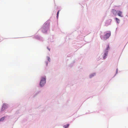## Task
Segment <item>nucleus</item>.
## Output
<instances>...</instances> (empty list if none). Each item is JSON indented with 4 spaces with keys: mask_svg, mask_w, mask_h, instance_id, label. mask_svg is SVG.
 <instances>
[{
    "mask_svg": "<svg viewBox=\"0 0 128 128\" xmlns=\"http://www.w3.org/2000/svg\"><path fill=\"white\" fill-rule=\"evenodd\" d=\"M46 83L45 78H42L41 79L40 85L41 86H43Z\"/></svg>",
    "mask_w": 128,
    "mask_h": 128,
    "instance_id": "nucleus-1",
    "label": "nucleus"
},
{
    "mask_svg": "<svg viewBox=\"0 0 128 128\" xmlns=\"http://www.w3.org/2000/svg\"><path fill=\"white\" fill-rule=\"evenodd\" d=\"M110 49L109 45L108 44L107 45V48L106 50V52L104 54V58L105 59L106 58V56L108 54V50Z\"/></svg>",
    "mask_w": 128,
    "mask_h": 128,
    "instance_id": "nucleus-2",
    "label": "nucleus"
},
{
    "mask_svg": "<svg viewBox=\"0 0 128 128\" xmlns=\"http://www.w3.org/2000/svg\"><path fill=\"white\" fill-rule=\"evenodd\" d=\"M110 34L111 33L110 32L106 33L104 36L105 37V38H104L103 39L106 40L110 36Z\"/></svg>",
    "mask_w": 128,
    "mask_h": 128,
    "instance_id": "nucleus-3",
    "label": "nucleus"
},
{
    "mask_svg": "<svg viewBox=\"0 0 128 128\" xmlns=\"http://www.w3.org/2000/svg\"><path fill=\"white\" fill-rule=\"evenodd\" d=\"M118 15L120 17H122L123 16L122 14V12L120 11H118Z\"/></svg>",
    "mask_w": 128,
    "mask_h": 128,
    "instance_id": "nucleus-4",
    "label": "nucleus"
},
{
    "mask_svg": "<svg viewBox=\"0 0 128 128\" xmlns=\"http://www.w3.org/2000/svg\"><path fill=\"white\" fill-rule=\"evenodd\" d=\"M112 12L115 16L116 15L118 11L114 9H112Z\"/></svg>",
    "mask_w": 128,
    "mask_h": 128,
    "instance_id": "nucleus-5",
    "label": "nucleus"
},
{
    "mask_svg": "<svg viewBox=\"0 0 128 128\" xmlns=\"http://www.w3.org/2000/svg\"><path fill=\"white\" fill-rule=\"evenodd\" d=\"M7 106L6 104H4L2 108V110H4L6 108Z\"/></svg>",
    "mask_w": 128,
    "mask_h": 128,
    "instance_id": "nucleus-6",
    "label": "nucleus"
},
{
    "mask_svg": "<svg viewBox=\"0 0 128 128\" xmlns=\"http://www.w3.org/2000/svg\"><path fill=\"white\" fill-rule=\"evenodd\" d=\"M69 124H67L66 125H64V128H67L69 126Z\"/></svg>",
    "mask_w": 128,
    "mask_h": 128,
    "instance_id": "nucleus-7",
    "label": "nucleus"
},
{
    "mask_svg": "<svg viewBox=\"0 0 128 128\" xmlns=\"http://www.w3.org/2000/svg\"><path fill=\"white\" fill-rule=\"evenodd\" d=\"M115 19H116V21L118 23H119V22L120 20H119L118 18H116Z\"/></svg>",
    "mask_w": 128,
    "mask_h": 128,
    "instance_id": "nucleus-8",
    "label": "nucleus"
},
{
    "mask_svg": "<svg viewBox=\"0 0 128 128\" xmlns=\"http://www.w3.org/2000/svg\"><path fill=\"white\" fill-rule=\"evenodd\" d=\"M95 75V74H91L90 76V78H92V77L93 76Z\"/></svg>",
    "mask_w": 128,
    "mask_h": 128,
    "instance_id": "nucleus-9",
    "label": "nucleus"
},
{
    "mask_svg": "<svg viewBox=\"0 0 128 128\" xmlns=\"http://www.w3.org/2000/svg\"><path fill=\"white\" fill-rule=\"evenodd\" d=\"M4 117H3L2 118L0 119V121H3L4 120Z\"/></svg>",
    "mask_w": 128,
    "mask_h": 128,
    "instance_id": "nucleus-10",
    "label": "nucleus"
},
{
    "mask_svg": "<svg viewBox=\"0 0 128 128\" xmlns=\"http://www.w3.org/2000/svg\"><path fill=\"white\" fill-rule=\"evenodd\" d=\"M42 31L43 32H46V31H45V30H44V28H42Z\"/></svg>",
    "mask_w": 128,
    "mask_h": 128,
    "instance_id": "nucleus-11",
    "label": "nucleus"
},
{
    "mask_svg": "<svg viewBox=\"0 0 128 128\" xmlns=\"http://www.w3.org/2000/svg\"><path fill=\"white\" fill-rule=\"evenodd\" d=\"M48 60L49 61H50V57H48Z\"/></svg>",
    "mask_w": 128,
    "mask_h": 128,
    "instance_id": "nucleus-12",
    "label": "nucleus"
},
{
    "mask_svg": "<svg viewBox=\"0 0 128 128\" xmlns=\"http://www.w3.org/2000/svg\"><path fill=\"white\" fill-rule=\"evenodd\" d=\"M58 14H57V18H58Z\"/></svg>",
    "mask_w": 128,
    "mask_h": 128,
    "instance_id": "nucleus-13",
    "label": "nucleus"
},
{
    "mask_svg": "<svg viewBox=\"0 0 128 128\" xmlns=\"http://www.w3.org/2000/svg\"><path fill=\"white\" fill-rule=\"evenodd\" d=\"M59 11H58V12L57 13V14H59Z\"/></svg>",
    "mask_w": 128,
    "mask_h": 128,
    "instance_id": "nucleus-14",
    "label": "nucleus"
},
{
    "mask_svg": "<svg viewBox=\"0 0 128 128\" xmlns=\"http://www.w3.org/2000/svg\"><path fill=\"white\" fill-rule=\"evenodd\" d=\"M47 64H48V63L47 62V63H46V65H47Z\"/></svg>",
    "mask_w": 128,
    "mask_h": 128,
    "instance_id": "nucleus-15",
    "label": "nucleus"
},
{
    "mask_svg": "<svg viewBox=\"0 0 128 128\" xmlns=\"http://www.w3.org/2000/svg\"><path fill=\"white\" fill-rule=\"evenodd\" d=\"M49 51H50V49H49Z\"/></svg>",
    "mask_w": 128,
    "mask_h": 128,
    "instance_id": "nucleus-16",
    "label": "nucleus"
}]
</instances>
